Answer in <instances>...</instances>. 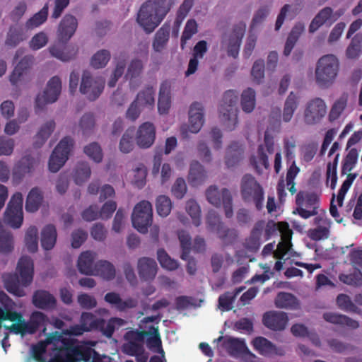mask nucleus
I'll list each match as a JSON object with an SVG mask.
<instances>
[{"instance_id":"1","label":"nucleus","mask_w":362,"mask_h":362,"mask_svg":"<svg viewBox=\"0 0 362 362\" xmlns=\"http://www.w3.org/2000/svg\"><path fill=\"white\" fill-rule=\"evenodd\" d=\"M9 320L13 322L11 326L2 325L1 330V337L2 339V346L6 349V341L8 340L9 331L16 334L22 336L26 334H34L40 327H43L42 332L46 334V325L49 322L48 317L42 312L35 311L30 316V322H25L20 313H8L3 317V322Z\"/></svg>"},{"instance_id":"2","label":"nucleus","mask_w":362,"mask_h":362,"mask_svg":"<svg viewBox=\"0 0 362 362\" xmlns=\"http://www.w3.org/2000/svg\"><path fill=\"white\" fill-rule=\"evenodd\" d=\"M78 27V21L75 16L66 14L61 20L57 36L58 42L49 47L50 54L62 62L74 59L78 52V48L66 43L74 35Z\"/></svg>"},{"instance_id":"3","label":"nucleus","mask_w":362,"mask_h":362,"mask_svg":"<svg viewBox=\"0 0 362 362\" xmlns=\"http://www.w3.org/2000/svg\"><path fill=\"white\" fill-rule=\"evenodd\" d=\"M173 0H148L137 14L136 21L147 33H152L170 11Z\"/></svg>"},{"instance_id":"4","label":"nucleus","mask_w":362,"mask_h":362,"mask_svg":"<svg viewBox=\"0 0 362 362\" xmlns=\"http://www.w3.org/2000/svg\"><path fill=\"white\" fill-rule=\"evenodd\" d=\"M17 273H7L2 275L4 288L10 293L22 297L25 291L22 287L28 286L33 280L34 264L33 259L28 256L20 258L17 264Z\"/></svg>"},{"instance_id":"5","label":"nucleus","mask_w":362,"mask_h":362,"mask_svg":"<svg viewBox=\"0 0 362 362\" xmlns=\"http://www.w3.org/2000/svg\"><path fill=\"white\" fill-rule=\"evenodd\" d=\"M339 61L333 54L322 56L317 62L315 69V80L321 88L331 86L338 74Z\"/></svg>"},{"instance_id":"6","label":"nucleus","mask_w":362,"mask_h":362,"mask_svg":"<svg viewBox=\"0 0 362 362\" xmlns=\"http://www.w3.org/2000/svg\"><path fill=\"white\" fill-rule=\"evenodd\" d=\"M238 94L233 90L225 92L219 107V117L225 127L232 131L238 123Z\"/></svg>"},{"instance_id":"7","label":"nucleus","mask_w":362,"mask_h":362,"mask_svg":"<svg viewBox=\"0 0 362 362\" xmlns=\"http://www.w3.org/2000/svg\"><path fill=\"white\" fill-rule=\"evenodd\" d=\"M132 221L133 226L140 233H146L153 221L152 205L148 201H141L134 209Z\"/></svg>"},{"instance_id":"8","label":"nucleus","mask_w":362,"mask_h":362,"mask_svg":"<svg viewBox=\"0 0 362 362\" xmlns=\"http://www.w3.org/2000/svg\"><path fill=\"white\" fill-rule=\"evenodd\" d=\"M74 139L70 136L63 138L54 148L49 160V170L57 173L64 165L74 146Z\"/></svg>"},{"instance_id":"9","label":"nucleus","mask_w":362,"mask_h":362,"mask_svg":"<svg viewBox=\"0 0 362 362\" xmlns=\"http://www.w3.org/2000/svg\"><path fill=\"white\" fill-rule=\"evenodd\" d=\"M23 202L22 194L21 192L15 193L9 201L4 213V222L13 228H20L23 223Z\"/></svg>"},{"instance_id":"10","label":"nucleus","mask_w":362,"mask_h":362,"mask_svg":"<svg viewBox=\"0 0 362 362\" xmlns=\"http://www.w3.org/2000/svg\"><path fill=\"white\" fill-rule=\"evenodd\" d=\"M206 196L208 202L212 205L216 207L223 206L227 218L233 216L232 196L228 189L223 188L219 191L216 186H210L206 189Z\"/></svg>"},{"instance_id":"11","label":"nucleus","mask_w":362,"mask_h":362,"mask_svg":"<svg viewBox=\"0 0 362 362\" xmlns=\"http://www.w3.org/2000/svg\"><path fill=\"white\" fill-rule=\"evenodd\" d=\"M62 90V81L59 77L53 76L47 84L42 95H37L35 99V112L42 110L47 104L53 103L57 100Z\"/></svg>"},{"instance_id":"12","label":"nucleus","mask_w":362,"mask_h":362,"mask_svg":"<svg viewBox=\"0 0 362 362\" xmlns=\"http://www.w3.org/2000/svg\"><path fill=\"white\" fill-rule=\"evenodd\" d=\"M105 81L101 77L93 78L88 71H84L82 75L80 91L86 95L89 100H95L102 93Z\"/></svg>"},{"instance_id":"13","label":"nucleus","mask_w":362,"mask_h":362,"mask_svg":"<svg viewBox=\"0 0 362 362\" xmlns=\"http://www.w3.org/2000/svg\"><path fill=\"white\" fill-rule=\"evenodd\" d=\"M326 105L324 100L315 98L308 103L304 113V119L308 124H314L325 116Z\"/></svg>"},{"instance_id":"14","label":"nucleus","mask_w":362,"mask_h":362,"mask_svg":"<svg viewBox=\"0 0 362 362\" xmlns=\"http://www.w3.org/2000/svg\"><path fill=\"white\" fill-rule=\"evenodd\" d=\"M288 322L287 314L281 311L271 310L266 312L262 317V323L272 331L284 330Z\"/></svg>"},{"instance_id":"15","label":"nucleus","mask_w":362,"mask_h":362,"mask_svg":"<svg viewBox=\"0 0 362 362\" xmlns=\"http://www.w3.org/2000/svg\"><path fill=\"white\" fill-rule=\"evenodd\" d=\"M155 139L156 127L153 123L146 122L139 126L136 135V141L140 148H149L154 143Z\"/></svg>"},{"instance_id":"16","label":"nucleus","mask_w":362,"mask_h":362,"mask_svg":"<svg viewBox=\"0 0 362 362\" xmlns=\"http://www.w3.org/2000/svg\"><path fill=\"white\" fill-rule=\"evenodd\" d=\"M63 340L66 339H63L62 334L57 331L49 334L44 341H41L33 346L32 353L33 358L37 362H45L43 355L46 352L47 345L52 344L57 346L59 342L62 344Z\"/></svg>"},{"instance_id":"17","label":"nucleus","mask_w":362,"mask_h":362,"mask_svg":"<svg viewBox=\"0 0 362 362\" xmlns=\"http://www.w3.org/2000/svg\"><path fill=\"white\" fill-rule=\"evenodd\" d=\"M245 31V25L239 23L233 28L232 33L230 35L228 40H223V44H226L228 47V54L233 58H236L239 53V48L242 42V38Z\"/></svg>"},{"instance_id":"18","label":"nucleus","mask_w":362,"mask_h":362,"mask_svg":"<svg viewBox=\"0 0 362 362\" xmlns=\"http://www.w3.org/2000/svg\"><path fill=\"white\" fill-rule=\"evenodd\" d=\"M34 59L33 56L28 54L19 61L10 75V81L13 85H16L18 82L28 78Z\"/></svg>"},{"instance_id":"19","label":"nucleus","mask_w":362,"mask_h":362,"mask_svg":"<svg viewBox=\"0 0 362 362\" xmlns=\"http://www.w3.org/2000/svg\"><path fill=\"white\" fill-rule=\"evenodd\" d=\"M204 123V107L198 103H193L189 110V126L191 133H198Z\"/></svg>"},{"instance_id":"20","label":"nucleus","mask_w":362,"mask_h":362,"mask_svg":"<svg viewBox=\"0 0 362 362\" xmlns=\"http://www.w3.org/2000/svg\"><path fill=\"white\" fill-rule=\"evenodd\" d=\"M158 266L154 259L141 257L138 260L137 270L140 279L145 281H153L157 274Z\"/></svg>"},{"instance_id":"21","label":"nucleus","mask_w":362,"mask_h":362,"mask_svg":"<svg viewBox=\"0 0 362 362\" xmlns=\"http://www.w3.org/2000/svg\"><path fill=\"white\" fill-rule=\"evenodd\" d=\"M280 235L281 241L277 245V249L274 252V257L276 259H282L289 251L291 245V240L292 238V230L289 228V225L286 222H280Z\"/></svg>"},{"instance_id":"22","label":"nucleus","mask_w":362,"mask_h":362,"mask_svg":"<svg viewBox=\"0 0 362 362\" xmlns=\"http://www.w3.org/2000/svg\"><path fill=\"white\" fill-rule=\"evenodd\" d=\"M33 305L39 309L51 310L57 307V299L49 291L39 289L34 292L32 298Z\"/></svg>"},{"instance_id":"23","label":"nucleus","mask_w":362,"mask_h":362,"mask_svg":"<svg viewBox=\"0 0 362 362\" xmlns=\"http://www.w3.org/2000/svg\"><path fill=\"white\" fill-rule=\"evenodd\" d=\"M251 343L254 349L264 356L284 355V351L282 349H278L272 342L265 337H255Z\"/></svg>"},{"instance_id":"24","label":"nucleus","mask_w":362,"mask_h":362,"mask_svg":"<svg viewBox=\"0 0 362 362\" xmlns=\"http://www.w3.org/2000/svg\"><path fill=\"white\" fill-rule=\"evenodd\" d=\"M315 223L317 226L309 230V238L315 241L328 238L331 226L330 220L326 216H318L315 218Z\"/></svg>"},{"instance_id":"25","label":"nucleus","mask_w":362,"mask_h":362,"mask_svg":"<svg viewBox=\"0 0 362 362\" xmlns=\"http://www.w3.org/2000/svg\"><path fill=\"white\" fill-rule=\"evenodd\" d=\"M78 349L79 362H113L111 357L100 354L87 344L78 343Z\"/></svg>"},{"instance_id":"26","label":"nucleus","mask_w":362,"mask_h":362,"mask_svg":"<svg viewBox=\"0 0 362 362\" xmlns=\"http://www.w3.org/2000/svg\"><path fill=\"white\" fill-rule=\"evenodd\" d=\"M222 346L226 350L228 354L233 357L238 358L240 356L249 353V349L247 347L243 340L228 337L225 341L222 343Z\"/></svg>"},{"instance_id":"27","label":"nucleus","mask_w":362,"mask_h":362,"mask_svg":"<svg viewBox=\"0 0 362 362\" xmlns=\"http://www.w3.org/2000/svg\"><path fill=\"white\" fill-rule=\"evenodd\" d=\"M171 84L168 81H163L160 86L158 110L160 114H165L170 107Z\"/></svg>"},{"instance_id":"28","label":"nucleus","mask_w":362,"mask_h":362,"mask_svg":"<svg viewBox=\"0 0 362 362\" xmlns=\"http://www.w3.org/2000/svg\"><path fill=\"white\" fill-rule=\"evenodd\" d=\"M95 254L90 251L83 252L78 259L77 267L78 271L86 275H93L94 272V263Z\"/></svg>"},{"instance_id":"29","label":"nucleus","mask_w":362,"mask_h":362,"mask_svg":"<svg viewBox=\"0 0 362 362\" xmlns=\"http://www.w3.org/2000/svg\"><path fill=\"white\" fill-rule=\"evenodd\" d=\"M34 163L35 160L32 156H23L13 168V179L21 180L26 174L30 173L34 167Z\"/></svg>"},{"instance_id":"30","label":"nucleus","mask_w":362,"mask_h":362,"mask_svg":"<svg viewBox=\"0 0 362 362\" xmlns=\"http://www.w3.org/2000/svg\"><path fill=\"white\" fill-rule=\"evenodd\" d=\"M332 22V9L330 7H325L315 16L309 26V32L314 33L324 24L331 25Z\"/></svg>"},{"instance_id":"31","label":"nucleus","mask_w":362,"mask_h":362,"mask_svg":"<svg viewBox=\"0 0 362 362\" xmlns=\"http://www.w3.org/2000/svg\"><path fill=\"white\" fill-rule=\"evenodd\" d=\"M269 155L266 151H264V146H259L257 156H250V165L252 166L258 175H262L264 169L268 170L269 168Z\"/></svg>"},{"instance_id":"32","label":"nucleus","mask_w":362,"mask_h":362,"mask_svg":"<svg viewBox=\"0 0 362 362\" xmlns=\"http://www.w3.org/2000/svg\"><path fill=\"white\" fill-rule=\"evenodd\" d=\"M170 26L164 23L156 32L152 43L153 49L156 52H161L166 47L170 37Z\"/></svg>"},{"instance_id":"33","label":"nucleus","mask_w":362,"mask_h":362,"mask_svg":"<svg viewBox=\"0 0 362 362\" xmlns=\"http://www.w3.org/2000/svg\"><path fill=\"white\" fill-rule=\"evenodd\" d=\"M243 148L239 142H232L227 148L226 165L231 168L238 164L243 158Z\"/></svg>"},{"instance_id":"34","label":"nucleus","mask_w":362,"mask_h":362,"mask_svg":"<svg viewBox=\"0 0 362 362\" xmlns=\"http://www.w3.org/2000/svg\"><path fill=\"white\" fill-rule=\"evenodd\" d=\"M323 318L328 322L346 326L352 329H356L359 327V323L356 320L344 315L328 312L324 313Z\"/></svg>"},{"instance_id":"35","label":"nucleus","mask_w":362,"mask_h":362,"mask_svg":"<svg viewBox=\"0 0 362 362\" xmlns=\"http://www.w3.org/2000/svg\"><path fill=\"white\" fill-rule=\"evenodd\" d=\"M206 178V173L204 167L198 161H192L190 164L188 180L191 185L198 186Z\"/></svg>"},{"instance_id":"36","label":"nucleus","mask_w":362,"mask_h":362,"mask_svg":"<svg viewBox=\"0 0 362 362\" xmlns=\"http://www.w3.org/2000/svg\"><path fill=\"white\" fill-rule=\"evenodd\" d=\"M57 230L54 225L45 226L41 232V245L45 250L52 249L57 241Z\"/></svg>"},{"instance_id":"37","label":"nucleus","mask_w":362,"mask_h":362,"mask_svg":"<svg viewBox=\"0 0 362 362\" xmlns=\"http://www.w3.org/2000/svg\"><path fill=\"white\" fill-rule=\"evenodd\" d=\"M274 304L278 308L296 309L299 305L296 297L286 292H279L275 298Z\"/></svg>"},{"instance_id":"38","label":"nucleus","mask_w":362,"mask_h":362,"mask_svg":"<svg viewBox=\"0 0 362 362\" xmlns=\"http://www.w3.org/2000/svg\"><path fill=\"white\" fill-rule=\"evenodd\" d=\"M319 197L314 192H305L300 191L296 194V204L298 206H305L306 208L317 210Z\"/></svg>"},{"instance_id":"39","label":"nucleus","mask_w":362,"mask_h":362,"mask_svg":"<svg viewBox=\"0 0 362 362\" xmlns=\"http://www.w3.org/2000/svg\"><path fill=\"white\" fill-rule=\"evenodd\" d=\"M26 39L23 29L20 25H11L7 33L5 45L9 47H15Z\"/></svg>"},{"instance_id":"40","label":"nucleus","mask_w":362,"mask_h":362,"mask_svg":"<svg viewBox=\"0 0 362 362\" xmlns=\"http://www.w3.org/2000/svg\"><path fill=\"white\" fill-rule=\"evenodd\" d=\"M93 275L100 276L106 280H111L115 276V269L110 262L100 260L95 263Z\"/></svg>"},{"instance_id":"41","label":"nucleus","mask_w":362,"mask_h":362,"mask_svg":"<svg viewBox=\"0 0 362 362\" xmlns=\"http://www.w3.org/2000/svg\"><path fill=\"white\" fill-rule=\"evenodd\" d=\"M304 30V25L301 23H296L290 32L284 46V54L288 57L291 53L296 42Z\"/></svg>"},{"instance_id":"42","label":"nucleus","mask_w":362,"mask_h":362,"mask_svg":"<svg viewBox=\"0 0 362 362\" xmlns=\"http://www.w3.org/2000/svg\"><path fill=\"white\" fill-rule=\"evenodd\" d=\"M250 195H252V202L257 211H262L264 207V193L262 187L250 175Z\"/></svg>"},{"instance_id":"43","label":"nucleus","mask_w":362,"mask_h":362,"mask_svg":"<svg viewBox=\"0 0 362 362\" xmlns=\"http://www.w3.org/2000/svg\"><path fill=\"white\" fill-rule=\"evenodd\" d=\"M42 194L37 187L33 188L28 193L25 202V210L35 212L38 210L42 202Z\"/></svg>"},{"instance_id":"44","label":"nucleus","mask_w":362,"mask_h":362,"mask_svg":"<svg viewBox=\"0 0 362 362\" xmlns=\"http://www.w3.org/2000/svg\"><path fill=\"white\" fill-rule=\"evenodd\" d=\"M54 128L55 122L54 120L47 122L42 125L35 136V141L33 144L34 147L40 148L53 132Z\"/></svg>"},{"instance_id":"45","label":"nucleus","mask_w":362,"mask_h":362,"mask_svg":"<svg viewBox=\"0 0 362 362\" xmlns=\"http://www.w3.org/2000/svg\"><path fill=\"white\" fill-rule=\"evenodd\" d=\"M155 91L152 86H147L140 91L136 98V102L141 107H153L155 104Z\"/></svg>"},{"instance_id":"46","label":"nucleus","mask_w":362,"mask_h":362,"mask_svg":"<svg viewBox=\"0 0 362 362\" xmlns=\"http://www.w3.org/2000/svg\"><path fill=\"white\" fill-rule=\"evenodd\" d=\"M362 53V33H357L346 50V56L350 59H357Z\"/></svg>"},{"instance_id":"47","label":"nucleus","mask_w":362,"mask_h":362,"mask_svg":"<svg viewBox=\"0 0 362 362\" xmlns=\"http://www.w3.org/2000/svg\"><path fill=\"white\" fill-rule=\"evenodd\" d=\"M91 174L90 168L87 162L78 163L74 174V180L76 185H81L87 181Z\"/></svg>"},{"instance_id":"48","label":"nucleus","mask_w":362,"mask_h":362,"mask_svg":"<svg viewBox=\"0 0 362 362\" xmlns=\"http://www.w3.org/2000/svg\"><path fill=\"white\" fill-rule=\"evenodd\" d=\"M48 6L45 5L42 8L31 18H30L25 24L28 30H33L43 24L47 19Z\"/></svg>"},{"instance_id":"49","label":"nucleus","mask_w":362,"mask_h":362,"mask_svg":"<svg viewBox=\"0 0 362 362\" xmlns=\"http://www.w3.org/2000/svg\"><path fill=\"white\" fill-rule=\"evenodd\" d=\"M243 291V288H236L234 292H225L218 298V308L222 311H228L233 308V303L236 296Z\"/></svg>"},{"instance_id":"50","label":"nucleus","mask_w":362,"mask_h":362,"mask_svg":"<svg viewBox=\"0 0 362 362\" xmlns=\"http://www.w3.org/2000/svg\"><path fill=\"white\" fill-rule=\"evenodd\" d=\"M13 249V235L10 231L4 229L2 222L0 221V252L8 253Z\"/></svg>"},{"instance_id":"51","label":"nucleus","mask_w":362,"mask_h":362,"mask_svg":"<svg viewBox=\"0 0 362 362\" xmlns=\"http://www.w3.org/2000/svg\"><path fill=\"white\" fill-rule=\"evenodd\" d=\"M25 243L28 252L34 253L38 249V230L35 226H30L26 231Z\"/></svg>"},{"instance_id":"52","label":"nucleus","mask_w":362,"mask_h":362,"mask_svg":"<svg viewBox=\"0 0 362 362\" xmlns=\"http://www.w3.org/2000/svg\"><path fill=\"white\" fill-rule=\"evenodd\" d=\"M80 322L83 325L88 332L96 330L98 327L103 324V318H98L90 313L83 312L81 314Z\"/></svg>"},{"instance_id":"53","label":"nucleus","mask_w":362,"mask_h":362,"mask_svg":"<svg viewBox=\"0 0 362 362\" xmlns=\"http://www.w3.org/2000/svg\"><path fill=\"white\" fill-rule=\"evenodd\" d=\"M177 235L182 248L180 257L183 260H186L189 257L192 250V238L189 234L185 230L179 231Z\"/></svg>"},{"instance_id":"54","label":"nucleus","mask_w":362,"mask_h":362,"mask_svg":"<svg viewBox=\"0 0 362 362\" xmlns=\"http://www.w3.org/2000/svg\"><path fill=\"white\" fill-rule=\"evenodd\" d=\"M339 280L349 286H360L362 285V272L358 269H354L353 272L339 276Z\"/></svg>"},{"instance_id":"55","label":"nucleus","mask_w":362,"mask_h":362,"mask_svg":"<svg viewBox=\"0 0 362 362\" xmlns=\"http://www.w3.org/2000/svg\"><path fill=\"white\" fill-rule=\"evenodd\" d=\"M110 59V52L107 49H101L93 54L90 64L95 69H100L105 66Z\"/></svg>"},{"instance_id":"56","label":"nucleus","mask_w":362,"mask_h":362,"mask_svg":"<svg viewBox=\"0 0 362 362\" xmlns=\"http://www.w3.org/2000/svg\"><path fill=\"white\" fill-rule=\"evenodd\" d=\"M358 153L356 148H353L349 150L343 160L341 173L346 174L350 172L355 166L358 160Z\"/></svg>"},{"instance_id":"57","label":"nucleus","mask_w":362,"mask_h":362,"mask_svg":"<svg viewBox=\"0 0 362 362\" xmlns=\"http://www.w3.org/2000/svg\"><path fill=\"white\" fill-rule=\"evenodd\" d=\"M156 210L159 216L166 217L171 211L172 202L165 195H160L156 199Z\"/></svg>"},{"instance_id":"58","label":"nucleus","mask_w":362,"mask_h":362,"mask_svg":"<svg viewBox=\"0 0 362 362\" xmlns=\"http://www.w3.org/2000/svg\"><path fill=\"white\" fill-rule=\"evenodd\" d=\"M157 258L162 267L173 271L178 267L176 260L171 259L163 249H159L157 252Z\"/></svg>"},{"instance_id":"59","label":"nucleus","mask_w":362,"mask_h":362,"mask_svg":"<svg viewBox=\"0 0 362 362\" xmlns=\"http://www.w3.org/2000/svg\"><path fill=\"white\" fill-rule=\"evenodd\" d=\"M186 211L191 216L193 224L197 227L199 226L201 224V210L197 202L192 199L187 201L186 204Z\"/></svg>"},{"instance_id":"60","label":"nucleus","mask_w":362,"mask_h":362,"mask_svg":"<svg viewBox=\"0 0 362 362\" xmlns=\"http://www.w3.org/2000/svg\"><path fill=\"white\" fill-rule=\"evenodd\" d=\"M347 104V96L342 95L335 101L331 108L329 118V120L334 121L339 117L342 112L344 110Z\"/></svg>"},{"instance_id":"61","label":"nucleus","mask_w":362,"mask_h":362,"mask_svg":"<svg viewBox=\"0 0 362 362\" xmlns=\"http://www.w3.org/2000/svg\"><path fill=\"white\" fill-rule=\"evenodd\" d=\"M95 124V117L92 113L84 114L80 119L79 127L83 135L90 134Z\"/></svg>"},{"instance_id":"62","label":"nucleus","mask_w":362,"mask_h":362,"mask_svg":"<svg viewBox=\"0 0 362 362\" xmlns=\"http://www.w3.org/2000/svg\"><path fill=\"white\" fill-rule=\"evenodd\" d=\"M197 22L195 21V20H194V19L188 20L185 26L182 35L181 36V43L180 44H181L182 49H184V47H185V44L187 43V41L190 40L192 38V35H194L195 33H197Z\"/></svg>"},{"instance_id":"63","label":"nucleus","mask_w":362,"mask_h":362,"mask_svg":"<svg viewBox=\"0 0 362 362\" xmlns=\"http://www.w3.org/2000/svg\"><path fill=\"white\" fill-rule=\"evenodd\" d=\"M84 153L95 163H100L103 160V153L100 145L96 142L90 143L84 147Z\"/></svg>"},{"instance_id":"64","label":"nucleus","mask_w":362,"mask_h":362,"mask_svg":"<svg viewBox=\"0 0 362 362\" xmlns=\"http://www.w3.org/2000/svg\"><path fill=\"white\" fill-rule=\"evenodd\" d=\"M264 69L265 64L262 59H259L255 62L252 70H250V75L252 76L254 81L257 83H260L264 78Z\"/></svg>"}]
</instances>
